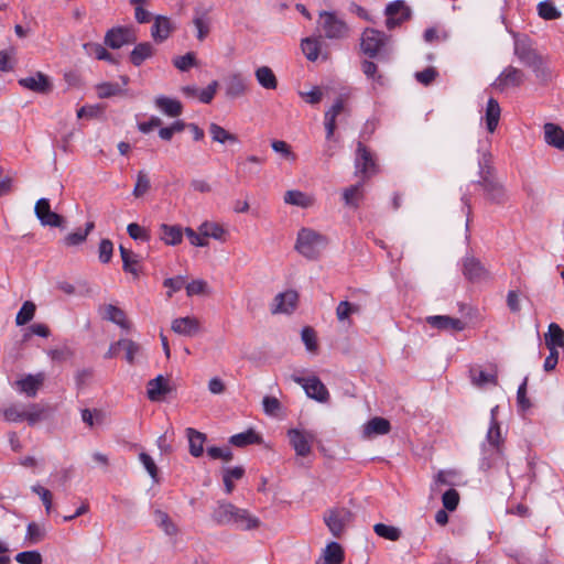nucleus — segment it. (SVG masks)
Here are the masks:
<instances>
[{
	"label": "nucleus",
	"mask_w": 564,
	"mask_h": 564,
	"mask_svg": "<svg viewBox=\"0 0 564 564\" xmlns=\"http://www.w3.org/2000/svg\"><path fill=\"white\" fill-rule=\"evenodd\" d=\"M292 379L303 387L308 398L318 402L328 401L329 392L325 384L317 377L313 376L310 378H302L293 376Z\"/></svg>",
	"instance_id": "obj_10"
},
{
	"label": "nucleus",
	"mask_w": 564,
	"mask_h": 564,
	"mask_svg": "<svg viewBox=\"0 0 564 564\" xmlns=\"http://www.w3.org/2000/svg\"><path fill=\"white\" fill-rule=\"evenodd\" d=\"M172 31L171 21L166 17L159 15L155 18L151 28V36L156 43L165 41Z\"/></svg>",
	"instance_id": "obj_27"
},
{
	"label": "nucleus",
	"mask_w": 564,
	"mask_h": 564,
	"mask_svg": "<svg viewBox=\"0 0 564 564\" xmlns=\"http://www.w3.org/2000/svg\"><path fill=\"white\" fill-rule=\"evenodd\" d=\"M235 510L236 506L230 502L219 503L218 507L213 512V519L218 524L232 523Z\"/></svg>",
	"instance_id": "obj_38"
},
{
	"label": "nucleus",
	"mask_w": 564,
	"mask_h": 564,
	"mask_svg": "<svg viewBox=\"0 0 564 564\" xmlns=\"http://www.w3.org/2000/svg\"><path fill=\"white\" fill-rule=\"evenodd\" d=\"M44 375H28L25 378L17 381V386L20 391L25 393L30 398H34L37 394L40 387L44 382Z\"/></svg>",
	"instance_id": "obj_24"
},
{
	"label": "nucleus",
	"mask_w": 564,
	"mask_h": 564,
	"mask_svg": "<svg viewBox=\"0 0 564 564\" xmlns=\"http://www.w3.org/2000/svg\"><path fill=\"white\" fill-rule=\"evenodd\" d=\"M161 231V239L167 245V246H176L180 245L183 240V230L177 225H167L162 224L160 226Z\"/></svg>",
	"instance_id": "obj_31"
},
{
	"label": "nucleus",
	"mask_w": 564,
	"mask_h": 564,
	"mask_svg": "<svg viewBox=\"0 0 564 564\" xmlns=\"http://www.w3.org/2000/svg\"><path fill=\"white\" fill-rule=\"evenodd\" d=\"M462 272L470 283L479 284L491 280L489 270L474 256H467L462 262Z\"/></svg>",
	"instance_id": "obj_7"
},
{
	"label": "nucleus",
	"mask_w": 564,
	"mask_h": 564,
	"mask_svg": "<svg viewBox=\"0 0 564 564\" xmlns=\"http://www.w3.org/2000/svg\"><path fill=\"white\" fill-rule=\"evenodd\" d=\"M19 564H42L43 557L39 551H23L15 555Z\"/></svg>",
	"instance_id": "obj_58"
},
{
	"label": "nucleus",
	"mask_w": 564,
	"mask_h": 564,
	"mask_svg": "<svg viewBox=\"0 0 564 564\" xmlns=\"http://www.w3.org/2000/svg\"><path fill=\"white\" fill-rule=\"evenodd\" d=\"M514 55L524 66L532 68L534 73H539L544 68L545 62L543 56L538 53L527 36L516 37Z\"/></svg>",
	"instance_id": "obj_3"
},
{
	"label": "nucleus",
	"mask_w": 564,
	"mask_h": 564,
	"mask_svg": "<svg viewBox=\"0 0 564 564\" xmlns=\"http://www.w3.org/2000/svg\"><path fill=\"white\" fill-rule=\"evenodd\" d=\"M19 85L37 94H46L52 90V83L48 77L41 72H37L33 76L20 78Z\"/></svg>",
	"instance_id": "obj_18"
},
{
	"label": "nucleus",
	"mask_w": 564,
	"mask_h": 564,
	"mask_svg": "<svg viewBox=\"0 0 564 564\" xmlns=\"http://www.w3.org/2000/svg\"><path fill=\"white\" fill-rule=\"evenodd\" d=\"M105 318L117 324L123 329H129L131 324L127 319L126 313L118 306L108 304L105 307Z\"/></svg>",
	"instance_id": "obj_36"
},
{
	"label": "nucleus",
	"mask_w": 564,
	"mask_h": 564,
	"mask_svg": "<svg viewBox=\"0 0 564 564\" xmlns=\"http://www.w3.org/2000/svg\"><path fill=\"white\" fill-rule=\"evenodd\" d=\"M545 344L547 348L564 346V330L556 323L549 325V332L545 334Z\"/></svg>",
	"instance_id": "obj_44"
},
{
	"label": "nucleus",
	"mask_w": 564,
	"mask_h": 564,
	"mask_svg": "<svg viewBox=\"0 0 564 564\" xmlns=\"http://www.w3.org/2000/svg\"><path fill=\"white\" fill-rule=\"evenodd\" d=\"M503 462L505 448L481 443L479 466L482 470H489Z\"/></svg>",
	"instance_id": "obj_15"
},
{
	"label": "nucleus",
	"mask_w": 564,
	"mask_h": 564,
	"mask_svg": "<svg viewBox=\"0 0 564 564\" xmlns=\"http://www.w3.org/2000/svg\"><path fill=\"white\" fill-rule=\"evenodd\" d=\"M36 306L31 301H25L15 316V324L23 326L31 322L35 315Z\"/></svg>",
	"instance_id": "obj_48"
},
{
	"label": "nucleus",
	"mask_w": 564,
	"mask_h": 564,
	"mask_svg": "<svg viewBox=\"0 0 564 564\" xmlns=\"http://www.w3.org/2000/svg\"><path fill=\"white\" fill-rule=\"evenodd\" d=\"M317 25L323 36L327 40L341 41L350 35L348 23L334 11H321Z\"/></svg>",
	"instance_id": "obj_2"
},
{
	"label": "nucleus",
	"mask_w": 564,
	"mask_h": 564,
	"mask_svg": "<svg viewBox=\"0 0 564 564\" xmlns=\"http://www.w3.org/2000/svg\"><path fill=\"white\" fill-rule=\"evenodd\" d=\"M500 112H501V109H500L498 101L495 98H489V100L487 102V107H486L485 119H486L487 130L490 133H494L498 127L499 119H500Z\"/></svg>",
	"instance_id": "obj_33"
},
{
	"label": "nucleus",
	"mask_w": 564,
	"mask_h": 564,
	"mask_svg": "<svg viewBox=\"0 0 564 564\" xmlns=\"http://www.w3.org/2000/svg\"><path fill=\"white\" fill-rule=\"evenodd\" d=\"M254 76L261 87L274 90L278 87V78L269 66H260L256 69Z\"/></svg>",
	"instance_id": "obj_32"
},
{
	"label": "nucleus",
	"mask_w": 564,
	"mask_h": 564,
	"mask_svg": "<svg viewBox=\"0 0 564 564\" xmlns=\"http://www.w3.org/2000/svg\"><path fill=\"white\" fill-rule=\"evenodd\" d=\"M150 189V178L144 171H139L137 175V182L133 188V195L135 197L143 196Z\"/></svg>",
	"instance_id": "obj_59"
},
{
	"label": "nucleus",
	"mask_w": 564,
	"mask_h": 564,
	"mask_svg": "<svg viewBox=\"0 0 564 564\" xmlns=\"http://www.w3.org/2000/svg\"><path fill=\"white\" fill-rule=\"evenodd\" d=\"M426 323L440 330H454L462 332L466 327V323L459 318L451 317L448 315H433L426 317Z\"/></svg>",
	"instance_id": "obj_17"
},
{
	"label": "nucleus",
	"mask_w": 564,
	"mask_h": 564,
	"mask_svg": "<svg viewBox=\"0 0 564 564\" xmlns=\"http://www.w3.org/2000/svg\"><path fill=\"white\" fill-rule=\"evenodd\" d=\"M155 106L166 116L175 118L182 115L183 105L177 99H172L165 96L155 98Z\"/></svg>",
	"instance_id": "obj_26"
},
{
	"label": "nucleus",
	"mask_w": 564,
	"mask_h": 564,
	"mask_svg": "<svg viewBox=\"0 0 564 564\" xmlns=\"http://www.w3.org/2000/svg\"><path fill=\"white\" fill-rule=\"evenodd\" d=\"M301 338L308 351L315 352L317 350V335L313 327L305 326L301 332Z\"/></svg>",
	"instance_id": "obj_54"
},
{
	"label": "nucleus",
	"mask_w": 564,
	"mask_h": 564,
	"mask_svg": "<svg viewBox=\"0 0 564 564\" xmlns=\"http://www.w3.org/2000/svg\"><path fill=\"white\" fill-rule=\"evenodd\" d=\"M229 443L237 447H245L251 444H260L261 437L253 430H248L246 432L232 435L229 438Z\"/></svg>",
	"instance_id": "obj_41"
},
{
	"label": "nucleus",
	"mask_w": 564,
	"mask_h": 564,
	"mask_svg": "<svg viewBox=\"0 0 564 564\" xmlns=\"http://www.w3.org/2000/svg\"><path fill=\"white\" fill-rule=\"evenodd\" d=\"M482 443L486 445H492L505 448L506 440L502 436L501 426L499 422H496L495 420L494 422H490L489 429L486 434V438Z\"/></svg>",
	"instance_id": "obj_42"
},
{
	"label": "nucleus",
	"mask_w": 564,
	"mask_h": 564,
	"mask_svg": "<svg viewBox=\"0 0 564 564\" xmlns=\"http://www.w3.org/2000/svg\"><path fill=\"white\" fill-rule=\"evenodd\" d=\"M538 13L544 20H555L561 15V12L555 8L553 2L549 0L538 4Z\"/></svg>",
	"instance_id": "obj_53"
},
{
	"label": "nucleus",
	"mask_w": 564,
	"mask_h": 564,
	"mask_svg": "<svg viewBox=\"0 0 564 564\" xmlns=\"http://www.w3.org/2000/svg\"><path fill=\"white\" fill-rule=\"evenodd\" d=\"M524 72L510 65L500 73V75L494 82L492 86L498 91L502 93L509 88L520 87L524 83Z\"/></svg>",
	"instance_id": "obj_9"
},
{
	"label": "nucleus",
	"mask_w": 564,
	"mask_h": 564,
	"mask_svg": "<svg viewBox=\"0 0 564 564\" xmlns=\"http://www.w3.org/2000/svg\"><path fill=\"white\" fill-rule=\"evenodd\" d=\"M137 40L131 29L127 26H117L107 31L105 35V45L118 50L126 44L134 43Z\"/></svg>",
	"instance_id": "obj_14"
},
{
	"label": "nucleus",
	"mask_w": 564,
	"mask_h": 564,
	"mask_svg": "<svg viewBox=\"0 0 564 564\" xmlns=\"http://www.w3.org/2000/svg\"><path fill=\"white\" fill-rule=\"evenodd\" d=\"M207 455L212 459H223L225 462H230L234 458V454L229 447L210 446L207 448Z\"/></svg>",
	"instance_id": "obj_63"
},
{
	"label": "nucleus",
	"mask_w": 564,
	"mask_h": 564,
	"mask_svg": "<svg viewBox=\"0 0 564 564\" xmlns=\"http://www.w3.org/2000/svg\"><path fill=\"white\" fill-rule=\"evenodd\" d=\"M171 391V387L169 384V380L165 379L162 375H159L156 378L150 380L147 384V395L150 401H160L163 399L165 394Z\"/></svg>",
	"instance_id": "obj_20"
},
{
	"label": "nucleus",
	"mask_w": 564,
	"mask_h": 564,
	"mask_svg": "<svg viewBox=\"0 0 564 564\" xmlns=\"http://www.w3.org/2000/svg\"><path fill=\"white\" fill-rule=\"evenodd\" d=\"M351 520V511L344 507L333 508L324 514V522L335 538L341 536Z\"/></svg>",
	"instance_id": "obj_6"
},
{
	"label": "nucleus",
	"mask_w": 564,
	"mask_h": 564,
	"mask_svg": "<svg viewBox=\"0 0 564 564\" xmlns=\"http://www.w3.org/2000/svg\"><path fill=\"white\" fill-rule=\"evenodd\" d=\"M325 242L326 239L323 235L310 228H302L297 234L295 249L307 259H316L318 246Z\"/></svg>",
	"instance_id": "obj_4"
},
{
	"label": "nucleus",
	"mask_w": 564,
	"mask_h": 564,
	"mask_svg": "<svg viewBox=\"0 0 564 564\" xmlns=\"http://www.w3.org/2000/svg\"><path fill=\"white\" fill-rule=\"evenodd\" d=\"M57 289L59 291H62L63 293L67 294V295H73V294H80V295H86V294H89L91 292L90 288L87 285V283H82L80 284V290H76V288L69 283V282H66V281H62V282H58L57 283Z\"/></svg>",
	"instance_id": "obj_62"
},
{
	"label": "nucleus",
	"mask_w": 564,
	"mask_h": 564,
	"mask_svg": "<svg viewBox=\"0 0 564 564\" xmlns=\"http://www.w3.org/2000/svg\"><path fill=\"white\" fill-rule=\"evenodd\" d=\"M544 139L549 145L564 150V130L554 123L544 124Z\"/></svg>",
	"instance_id": "obj_28"
},
{
	"label": "nucleus",
	"mask_w": 564,
	"mask_h": 564,
	"mask_svg": "<svg viewBox=\"0 0 564 564\" xmlns=\"http://www.w3.org/2000/svg\"><path fill=\"white\" fill-rule=\"evenodd\" d=\"M248 91V84L239 73L231 74L226 80V96L238 98Z\"/></svg>",
	"instance_id": "obj_21"
},
{
	"label": "nucleus",
	"mask_w": 564,
	"mask_h": 564,
	"mask_svg": "<svg viewBox=\"0 0 564 564\" xmlns=\"http://www.w3.org/2000/svg\"><path fill=\"white\" fill-rule=\"evenodd\" d=\"M299 293L294 290L279 293L274 297V308H272V313L291 314L295 311Z\"/></svg>",
	"instance_id": "obj_16"
},
{
	"label": "nucleus",
	"mask_w": 564,
	"mask_h": 564,
	"mask_svg": "<svg viewBox=\"0 0 564 564\" xmlns=\"http://www.w3.org/2000/svg\"><path fill=\"white\" fill-rule=\"evenodd\" d=\"M46 410L39 404H32L29 411H25L24 420L28 421L30 425H34L37 422L42 421L45 417Z\"/></svg>",
	"instance_id": "obj_61"
},
{
	"label": "nucleus",
	"mask_w": 564,
	"mask_h": 564,
	"mask_svg": "<svg viewBox=\"0 0 564 564\" xmlns=\"http://www.w3.org/2000/svg\"><path fill=\"white\" fill-rule=\"evenodd\" d=\"M288 436L296 455L305 457L311 454L312 444L315 440V435L312 432L292 429L288 432Z\"/></svg>",
	"instance_id": "obj_11"
},
{
	"label": "nucleus",
	"mask_w": 564,
	"mask_h": 564,
	"mask_svg": "<svg viewBox=\"0 0 564 564\" xmlns=\"http://www.w3.org/2000/svg\"><path fill=\"white\" fill-rule=\"evenodd\" d=\"M355 166L356 174L361 175L362 182L377 173L373 155L362 142L357 144Z\"/></svg>",
	"instance_id": "obj_8"
},
{
	"label": "nucleus",
	"mask_w": 564,
	"mask_h": 564,
	"mask_svg": "<svg viewBox=\"0 0 564 564\" xmlns=\"http://www.w3.org/2000/svg\"><path fill=\"white\" fill-rule=\"evenodd\" d=\"M284 203L307 208L313 206L314 198L301 191L292 189L288 191L284 195Z\"/></svg>",
	"instance_id": "obj_39"
},
{
	"label": "nucleus",
	"mask_w": 564,
	"mask_h": 564,
	"mask_svg": "<svg viewBox=\"0 0 564 564\" xmlns=\"http://www.w3.org/2000/svg\"><path fill=\"white\" fill-rule=\"evenodd\" d=\"M301 48L308 61L315 62L321 53V41L317 37H305L301 42Z\"/></svg>",
	"instance_id": "obj_43"
},
{
	"label": "nucleus",
	"mask_w": 564,
	"mask_h": 564,
	"mask_svg": "<svg viewBox=\"0 0 564 564\" xmlns=\"http://www.w3.org/2000/svg\"><path fill=\"white\" fill-rule=\"evenodd\" d=\"M172 330L183 336H195L200 330V323L196 317H178L172 322Z\"/></svg>",
	"instance_id": "obj_19"
},
{
	"label": "nucleus",
	"mask_w": 564,
	"mask_h": 564,
	"mask_svg": "<svg viewBox=\"0 0 564 564\" xmlns=\"http://www.w3.org/2000/svg\"><path fill=\"white\" fill-rule=\"evenodd\" d=\"M186 436L188 438V449L193 457H200L204 453V444L206 442V434L193 429H186Z\"/></svg>",
	"instance_id": "obj_25"
},
{
	"label": "nucleus",
	"mask_w": 564,
	"mask_h": 564,
	"mask_svg": "<svg viewBox=\"0 0 564 564\" xmlns=\"http://www.w3.org/2000/svg\"><path fill=\"white\" fill-rule=\"evenodd\" d=\"M94 227H95V224L93 221H88L86 224L85 230L78 229L77 231L68 234L64 238V245L67 247H74V246H78V245L83 243L86 240L89 232L94 229Z\"/></svg>",
	"instance_id": "obj_46"
},
{
	"label": "nucleus",
	"mask_w": 564,
	"mask_h": 564,
	"mask_svg": "<svg viewBox=\"0 0 564 564\" xmlns=\"http://www.w3.org/2000/svg\"><path fill=\"white\" fill-rule=\"evenodd\" d=\"M437 75H438L437 70L434 67L430 66V67L424 68L421 72H416L414 76H415V79L420 84H422L424 86H429L430 84H432L435 80Z\"/></svg>",
	"instance_id": "obj_64"
},
{
	"label": "nucleus",
	"mask_w": 564,
	"mask_h": 564,
	"mask_svg": "<svg viewBox=\"0 0 564 564\" xmlns=\"http://www.w3.org/2000/svg\"><path fill=\"white\" fill-rule=\"evenodd\" d=\"M208 131L214 142L221 144L239 142V139L236 134L227 131L225 128L215 122L209 124Z\"/></svg>",
	"instance_id": "obj_35"
},
{
	"label": "nucleus",
	"mask_w": 564,
	"mask_h": 564,
	"mask_svg": "<svg viewBox=\"0 0 564 564\" xmlns=\"http://www.w3.org/2000/svg\"><path fill=\"white\" fill-rule=\"evenodd\" d=\"M120 256L122 259V269L126 272L133 274L134 276L139 275V259L135 253L131 250L124 248L123 246L119 247Z\"/></svg>",
	"instance_id": "obj_37"
},
{
	"label": "nucleus",
	"mask_w": 564,
	"mask_h": 564,
	"mask_svg": "<svg viewBox=\"0 0 564 564\" xmlns=\"http://www.w3.org/2000/svg\"><path fill=\"white\" fill-rule=\"evenodd\" d=\"M442 502L445 510L454 511L459 503V494L456 489L451 488L446 490L442 496Z\"/></svg>",
	"instance_id": "obj_60"
},
{
	"label": "nucleus",
	"mask_w": 564,
	"mask_h": 564,
	"mask_svg": "<svg viewBox=\"0 0 564 564\" xmlns=\"http://www.w3.org/2000/svg\"><path fill=\"white\" fill-rule=\"evenodd\" d=\"M187 296L209 294L208 283L205 280L197 279L185 285Z\"/></svg>",
	"instance_id": "obj_56"
},
{
	"label": "nucleus",
	"mask_w": 564,
	"mask_h": 564,
	"mask_svg": "<svg viewBox=\"0 0 564 564\" xmlns=\"http://www.w3.org/2000/svg\"><path fill=\"white\" fill-rule=\"evenodd\" d=\"M479 180L476 182L484 191L486 199L496 205L508 202V194L501 183L498 182L494 169L487 163H479Z\"/></svg>",
	"instance_id": "obj_1"
},
{
	"label": "nucleus",
	"mask_w": 564,
	"mask_h": 564,
	"mask_svg": "<svg viewBox=\"0 0 564 564\" xmlns=\"http://www.w3.org/2000/svg\"><path fill=\"white\" fill-rule=\"evenodd\" d=\"M117 345H121V349L124 350V358L127 362L133 365L135 356L141 351L140 344L128 338H121L117 341Z\"/></svg>",
	"instance_id": "obj_47"
},
{
	"label": "nucleus",
	"mask_w": 564,
	"mask_h": 564,
	"mask_svg": "<svg viewBox=\"0 0 564 564\" xmlns=\"http://www.w3.org/2000/svg\"><path fill=\"white\" fill-rule=\"evenodd\" d=\"M34 213L43 226L62 228L64 225V217L51 210L47 198H40L35 203Z\"/></svg>",
	"instance_id": "obj_12"
},
{
	"label": "nucleus",
	"mask_w": 564,
	"mask_h": 564,
	"mask_svg": "<svg viewBox=\"0 0 564 564\" xmlns=\"http://www.w3.org/2000/svg\"><path fill=\"white\" fill-rule=\"evenodd\" d=\"M96 89L99 98H110L123 93L122 86H120L118 83L110 82L98 84Z\"/></svg>",
	"instance_id": "obj_51"
},
{
	"label": "nucleus",
	"mask_w": 564,
	"mask_h": 564,
	"mask_svg": "<svg viewBox=\"0 0 564 564\" xmlns=\"http://www.w3.org/2000/svg\"><path fill=\"white\" fill-rule=\"evenodd\" d=\"M345 109V102L343 97H338L332 108L325 112V129H326V139L329 140L333 138L335 129H336V118L340 115Z\"/></svg>",
	"instance_id": "obj_23"
},
{
	"label": "nucleus",
	"mask_w": 564,
	"mask_h": 564,
	"mask_svg": "<svg viewBox=\"0 0 564 564\" xmlns=\"http://www.w3.org/2000/svg\"><path fill=\"white\" fill-rule=\"evenodd\" d=\"M154 47L150 42L139 43L130 53V62L134 66H140L147 58L152 57Z\"/></svg>",
	"instance_id": "obj_34"
},
{
	"label": "nucleus",
	"mask_w": 564,
	"mask_h": 564,
	"mask_svg": "<svg viewBox=\"0 0 564 564\" xmlns=\"http://www.w3.org/2000/svg\"><path fill=\"white\" fill-rule=\"evenodd\" d=\"M173 65L177 69H180L182 72H186L191 67L197 65L196 54L194 52H188L183 56H177L173 59Z\"/></svg>",
	"instance_id": "obj_57"
},
{
	"label": "nucleus",
	"mask_w": 564,
	"mask_h": 564,
	"mask_svg": "<svg viewBox=\"0 0 564 564\" xmlns=\"http://www.w3.org/2000/svg\"><path fill=\"white\" fill-rule=\"evenodd\" d=\"M199 232L202 236L206 237V239L208 237H212L214 239H223V236L225 234V229L216 224V223H208V221H205L203 223L199 228H198Z\"/></svg>",
	"instance_id": "obj_52"
},
{
	"label": "nucleus",
	"mask_w": 564,
	"mask_h": 564,
	"mask_svg": "<svg viewBox=\"0 0 564 564\" xmlns=\"http://www.w3.org/2000/svg\"><path fill=\"white\" fill-rule=\"evenodd\" d=\"M391 431L390 422L380 416L372 417L364 426V434L368 437L372 435H386Z\"/></svg>",
	"instance_id": "obj_30"
},
{
	"label": "nucleus",
	"mask_w": 564,
	"mask_h": 564,
	"mask_svg": "<svg viewBox=\"0 0 564 564\" xmlns=\"http://www.w3.org/2000/svg\"><path fill=\"white\" fill-rule=\"evenodd\" d=\"M362 73L367 76V78L373 80L376 84L382 86L383 85V76L379 74L378 66L368 59H365L361 63Z\"/></svg>",
	"instance_id": "obj_55"
},
{
	"label": "nucleus",
	"mask_w": 564,
	"mask_h": 564,
	"mask_svg": "<svg viewBox=\"0 0 564 564\" xmlns=\"http://www.w3.org/2000/svg\"><path fill=\"white\" fill-rule=\"evenodd\" d=\"M388 36L376 29L367 28L360 37V50L369 58L377 57L384 47Z\"/></svg>",
	"instance_id": "obj_5"
},
{
	"label": "nucleus",
	"mask_w": 564,
	"mask_h": 564,
	"mask_svg": "<svg viewBox=\"0 0 564 564\" xmlns=\"http://www.w3.org/2000/svg\"><path fill=\"white\" fill-rule=\"evenodd\" d=\"M360 312L358 304L350 303L348 301H341L336 307V317L339 322L349 321L352 314Z\"/></svg>",
	"instance_id": "obj_49"
},
{
	"label": "nucleus",
	"mask_w": 564,
	"mask_h": 564,
	"mask_svg": "<svg viewBox=\"0 0 564 564\" xmlns=\"http://www.w3.org/2000/svg\"><path fill=\"white\" fill-rule=\"evenodd\" d=\"M344 550L339 543L330 542L329 544H327L324 551L325 564H341L344 562Z\"/></svg>",
	"instance_id": "obj_45"
},
{
	"label": "nucleus",
	"mask_w": 564,
	"mask_h": 564,
	"mask_svg": "<svg viewBox=\"0 0 564 564\" xmlns=\"http://www.w3.org/2000/svg\"><path fill=\"white\" fill-rule=\"evenodd\" d=\"M232 523L241 530H254L261 525L259 518L250 514L247 509L236 507Z\"/></svg>",
	"instance_id": "obj_22"
},
{
	"label": "nucleus",
	"mask_w": 564,
	"mask_h": 564,
	"mask_svg": "<svg viewBox=\"0 0 564 564\" xmlns=\"http://www.w3.org/2000/svg\"><path fill=\"white\" fill-rule=\"evenodd\" d=\"M46 536V529L43 524H40L37 522H30L26 527V533H25V542L29 545L39 544L42 542Z\"/></svg>",
	"instance_id": "obj_40"
},
{
	"label": "nucleus",
	"mask_w": 564,
	"mask_h": 564,
	"mask_svg": "<svg viewBox=\"0 0 564 564\" xmlns=\"http://www.w3.org/2000/svg\"><path fill=\"white\" fill-rule=\"evenodd\" d=\"M365 193H364V182H359L355 185H351L349 187H346L343 191V200L346 206L358 208L359 203L364 199Z\"/></svg>",
	"instance_id": "obj_29"
},
{
	"label": "nucleus",
	"mask_w": 564,
	"mask_h": 564,
	"mask_svg": "<svg viewBox=\"0 0 564 564\" xmlns=\"http://www.w3.org/2000/svg\"><path fill=\"white\" fill-rule=\"evenodd\" d=\"M384 13L387 15L386 26L389 30L394 29L404 21L409 20L411 17L410 8L405 6L404 1L402 0H395L389 3Z\"/></svg>",
	"instance_id": "obj_13"
},
{
	"label": "nucleus",
	"mask_w": 564,
	"mask_h": 564,
	"mask_svg": "<svg viewBox=\"0 0 564 564\" xmlns=\"http://www.w3.org/2000/svg\"><path fill=\"white\" fill-rule=\"evenodd\" d=\"M373 531L380 538H383L389 541H398L401 538V530L393 525H388L384 523H377L373 525Z\"/></svg>",
	"instance_id": "obj_50"
}]
</instances>
